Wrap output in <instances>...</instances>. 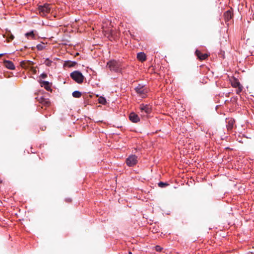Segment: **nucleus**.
<instances>
[{
    "label": "nucleus",
    "instance_id": "obj_25",
    "mask_svg": "<svg viewBox=\"0 0 254 254\" xmlns=\"http://www.w3.org/2000/svg\"><path fill=\"white\" fill-rule=\"evenodd\" d=\"M155 249L158 252H160L162 250V248L159 246H157L155 247Z\"/></svg>",
    "mask_w": 254,
    "mask_h": 254
},
{
    "label": "nucleus",
    "instance_id": "obj_16",
    "mask_svg": "<svg viewBox=\"0 0 254 254\" xmlns=\"http://www.w3.org/2000/svg\"><path fill=\"white\" fill-rule=\"evenodd\" d=\"M137 58L139 61L142 62L145 61L146 59L145 54L141 52L137 54Z\"/></svg>",
    "mask_w": 254,
    "mask_h": 254
},
{
    "label": "nucleus",
    "instance_id": "obj_27",
    "mask_svg": "<svg viewBox=\"0 0 254 254\" xmlns=\"http://www.w3.org/2000/svg\"><path fill=\"white\" fill-rule=\"evenodd\" d=\"M65 201L66 202H68V203H69V202H71L72 200L70 198H67L65 199Z\"/></svg>",
    "mask_w": 254,
    "mask_h": 254
},
{
    "label": "nucleus",
    "instance_id": "obj_22",
    "mask_svg": "<svg viewBox=\"0 0 254 254\" xmlns=\"http://www.w3.org/2000/svg\"><path fill=\"white\" fill-rule=\"evenodd\" d=\"M25 36L27 37H28L29 36H31L32 38H33V39L35 38V34H34V32L33 31L26 33Z\"/></svg>",
    "mask_w": 254,
    "mask_h": 254
},
{
    "label": "nucleus",
    "instance_id": "obj_10",
    "mask_svg": "<svg viewBox=\"0 0 254 254\" xmlns=\"http://www.w3.org/2000/svg\"><path fill=\"white\" fill-rule=\"evenodd\" d=\"M33 64V62L30 61H24L20 62L21 66L25 68H28Z\"/></svg>",
    "mask_w": 254,
    "mask_h": 254
},
{
    "label": "nucleus",
    "instance_id": "obj_9",
    "mask_svg": "<svg viewBox=\"0 0 254 254\" xmlns=\"http://www.w3.org/2000/svg\"><path fill=\"white\" fill-rule=\"evenodd\" d=\"M129 120L133 123H137L139 121V118L134 113H131L129 116Z\"/></svg>",
    "mask_w": 254,
    "mask_h": 254
},
{
    "label": "nucleus",
    "instance_id": "obj_20",
    "mask_svg": "<svg viewBox=\"0 0 254 254\" xmlns=\"http://www.w3.org/2000/svg\"><path fill=\"white\" fill-rule=\"evenodd\" d=\"M52 61L50 60L49 59H47L45 62H44V64L48 66H51L52 65Z\"/></svg>",
    "mask_w": 254,
    "mask_h": 254
},
{
    "label": "nucleus",
    "instance_id": "obj_31",
    "mask_svg": "<svg viewBox=\"0 0 254 254\" xmlns=\"http://www.w3.org/2000/svg\"><path fill=\"white\" fill-rule=\"evenodd\" d=\"M129 254H131V252H129Z\"/></svg>",
    "mask_w": 254,
    "mask_h": 254
},
{
    "label": "nucleus",
    "instance_id": "obj_4",
    "mask_svg": "<svg viewBox=\"0 0 254 254\" xmlns=\"http://www.w3.org/2000/svg\"><path fill=\"white\" fill-rule=\"evenodd\" d=\"M135 90L136 93L142 98H144L148 92V89L146 87L140 84L135 88Z\"/></svg>",
    "mask_w": 254,
    "mask_h": 254
},
{
    "label": "nucleus",
    "instance_id": "obj_19",
    "mask_svg": "<svg viewBox=\"0 0 254 254\" xmlns=\"http://www.w3.org/2000/svg\"><path fill=\"white\" fill-rule=\"evenodd\" d=\"M98 102L99 103L104 105L106 103V100L104 97H100L98 99Z\"/></svg>",
    "mask_w": 254,
    "mask_h": 254
},
{
    "label": "nucleus",
    "instance_id": "obj_24",
    "mask_svg": "<svg viewBox=\"0 0 254 254\" xmlns=\"http://www.w3.org/2000/svg\"><path fill=\"white\" fill-rule=\"evenodd\" d=\"M31 71H32L33 74H36L37 70H36V69L34 67H31Z\"/></svg>",
    "mask_w": 254,
    "mask_h": 254
},
{
    "label": "nucleus",
    "instance_id": "obj_5",
    "mask_svg": "<svg viewBox=\"0 0 254 254\" xmlns=\"http://www.w3.org/2000/svg\"><path fill=\"white\" fill-rule=\"evenodd\" d=\"M107 66L110 70L117 72L120 67V64L116 61H111L107 63Z\"/></svg>",
    "mask_w": 254,
    "mask_h": 254
},
{
    "label": "nucleus",
    "instance_id": "obj_26",
    "mask_svg": "<svg viewBox=\"0 0 254 254\" xmlns=\"http://www.w3.org/2000/svg\"><path fill=\"white\" fill-rule=\"evenodd\" d=\"M40 76L42 78H45L47 77V74L45 73H43L42 74H41Z\"/></svg>",
    "mask_w": 254,
    "mask_h": 254
},
{
    "label": "nucleus",
    "instance_id": "obj_28",
    "mask_svg": "<svg viewBox=\"0 0 254 254\" xmlns=\"http://www.w3.org/2000/svg\"><path fill=\"white\" fill-rule=\"evenodd\" d=\"M37 48L38 50H41L43 49V46L39 44L37 45Z\"/></svg>",
    "mask_w": 254,
    "mask_h": 254
},
{
    "label": "nucleus",
    "instance_id": "obj_13",
    "mask_svg": "<svg viewBox=\"0 0 254 254\" xmlns=\"http://www.w3.org/2000/svg\"><path fill=\"white\" fill-rule=\"evenodd\" d=\"M233 16V14L230 10H227L224 13V16L226 21L230 20Z\"/></svg>",
    "mask_w": 254,
    "mask_h": 254
},
{
    "label": "nucleus",
    "instance_id": "obj_8",
    "mask_svg": "<svg viewBox=\"0 0 254 254\" xmlns=\"http://www.w3.org/2000/svg\"><path fill=\"white\" fill-rule=\"evenodd\" d=\"M195 55L197 57L199 60L202 61L207 59L208 55L207 54H202L201 52L196 50L195 52Z\"/></svg>",
    "mask_w": 254,
    "mask_h": 254
},
{
    "label": "nucleus",
    "instance_id": "obj_15",
    "mask_svg": "<svg viewBox=\"0 0 254 254\" xmlns=\"http://www.w3.org/2000/svg\"><path fill=\"white\" fill-rule=\"evenodd\" d=\"M232 86L234 87H238V89L237 90V93L241 92L242 90V86L241 85L239 82L236 81L232 83Z\"/></svg>",
    "mask_w": 254,
    "mask_h": 254
},
{
    "label": "nucleus",
    "instance_id": "obj_2",
    "mask_svg": "<svg viewBox=\"0 0 254 254\" xmlns=\"http://www.w3.org/2000/svg\"><path fill=\"white\" fill-rule=\"evenodd\" d=\"M51 5L50 4L45 3L43 5L38 6V11L39 14L43 16H46L51 11Z\"/></svg>",
    "mask_w": 254,
    "mask_h": 254
},
{
    "label": "nucleus",
    "instance_id": "obj_14",
    "mask_svg": "<svg viewBox=\"0 0 254 254\" xmlns=\"http://www.w3.org/2000/svg\"><path fill=\"white\" fill-rule=\"evenodd\" d=\"M40 83L41 84V86L44 87L45 89L47 91H50L51 90L49 82L47 81H43Z\"/></svg>",
    "mask_w": 254,
    "mask_h": 254
},
{
    "label": "nucleus",
    "instance_id": "obj_21",
    "mask_svg": "<svg viewBox=\"0 0 254 254\" xmlns=\"http://www.w3.org/2000/svg\"><path fill=\"white\" fill-rule=\"evenodd\" d=\"M14 36L10 33H8L7 34V39L8 42H9L11 40H12L14 39Z\"/></svg>",
    "mask_w": 254,
    "mask_h": 254
},
{
    "label": "nucleus",
    "instance_id": "obj_11",
    "mask_svg": "<svg viewBox=\"0 0 254 254\" xmlns=\"http://www.w3.org/2000/svg\"><path fill=\"white\" fill-rule=\"evenodd\" d=\"M4 65L6 68L9 69L13 70L15 69V66L13 63L11 61L5 60L4 61Z\"/></svg>",
    "mask_w": 254,
    "mask_h": 254
},
{
    "label": "nucleus",
    "instance_id": "obj_30",
    "mask_svg": "<svg viewBox=\"0 0 254 254\" xmlns=\"http://www.w3.org/2000/svg\"><path fill=\"white\" fill-rule=\"evenodd\" d=\"M78 55H79V54H78V53H77L76 54V56H78Z\"/></svg>",
    "mask_w": 254,
    "mask_h": 254
},
{
    "label": "nucleus",
    "instance_id": "obj_18",
    "mask_svg": "<svg viewBox=\"0 0 254 254\" xmlns=\"http://www.w3.org/2000/svg\"><path fill=\"white\" fill-rule=\"evenodd\" d=\"M72 96L75 98H79L81 96V93L79 91H75L72 93Z\"/></svg>",
    "mask_w": 254,
    "mask_h": 254
},
{
    "label": "nucleus",
    "instance_id": "obj_3",
    "mask_svg": "<svg viewBox=\"0 0 254 254\" xmlns=\"http://www.w3.org/2000/svg\"><path fill=\"white\" fill-rule=\"evenodd\" d=\"M140 110L141 116H147L150 114L152 111L151 107L148 105L141 104L140 105Z\"/></svg>",
    "mask_w": 254,
    "mask_h": 254
},
{
    "label": "nucleus",
    "instance_id": "obj_1",
    "mask_svg": "<svg viewBox=\"0 0 254 254\" xmlns=\"http://www.w3.org/2000/svg\"><path fill=\"white\" fill-rule=\"evenodd\" d=\"M71 78L78 84L83 83L84 77L79 71L76 70L71 72L70 74Z\"/></svg>",
    "mask_w": 254,
    "mask_h": 254
},
{
    "label": "nucleus",
    "instance_id": "obj_17",
    "mask_svg": "<svg viewBox=\"0 0 254 254\" xmlns=\"http://www.w3.org/2000/svg\"><path fill=\"white\" fill-rule=\"evenodd\" d=\"M77 64V63L75 62H72L70 61H66L64 64V66H67L68 67H73Z\"/></svg>",
    "mask_w": 254,
    "mask_h": 254
},
{
    "label": "nucleus",
    "instance_id": "obj_23",
    "mask_svg": "<svg viewBox=\"0 0 254 254\" xmlns=\"http://www.w3.org/2000/svg\"><path fill=\"white\" fill-rule=\"evenodd\" d=\"M158 186L160 188H163V187H165L166 186H167L168 185V184L167 183H164L163 182H160L158 183Z\"/></svg>",
    "mask_w": 254,
    "mask_h": 254
},
{
    "label": "nucleus",
    "instance_id": "obj_12",
    "mask_svg": "<svg viewBox=\"0 0 254 254\" xmlns=\"http://www.w3.org/2000/svg\"><path fill=\"white\" fill-rule=\"evenodd\" d=\"M235 123V121L233 119H229L227 121V128L228 130L232 129Z\"/></svg>",
    "mask_w": 254,
    "mask_h": 254
},
{
    "label": "nucleus",
    "instance_id": "obj_6",
    "mask_svg": "<svg viewBox=\"0 0 254 254\" xmlns=\"http://www.w3.org/2000/svg\"><path fill=\"white\" fill-rule=\"evenodd\" d=\"M137 163V156L135 155H130L126 160V163L128 166H133Z\"/></svg>",
    "mask_w": 254,
    "mask_h": 254
},
{
    "label": "nucleus",
    "instance_id": "obj_29",
    "mask_svg": "<svg viewBox=\"0 0 254 254\" xmlns=\"http://www.w3.org/2000/svg\"><path fill=\"white\" fill-rule=\"evenodd\" d=\"M3 55V54H0V57H1V56H2Z\"/></svg>",
    "mask_w": 254,
    "mask_h": 254
},
{
    "label": "nucleus",
    "instance_id": "obj_7",
    "mask_svg": "<svg viewBox=\"0 0 254 254\" xmlns=\"http://www.w3.org/2000/svg\"><path fill=\"white\" fill-rule=\"evenodd\" d=\"M36 98L40 104L45 107H49L51 104L49 99H46L43 96H38Z\"/></svg>",
    "mask_w": 254,
    "mask_h": 254
}]
</instances>
